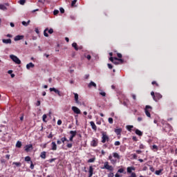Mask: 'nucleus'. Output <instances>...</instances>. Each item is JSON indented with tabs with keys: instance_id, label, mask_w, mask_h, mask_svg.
Masks as SVG:
<instances>
[{
	"instance_id": "8fccbe9b",
	"label": "nucleus",
	"mask_w": 177,
	"mask_h": 177,
	"mask_svg": "<svg viewBox=\"0 0 177 177\" xmlns=\"http://www.w3.org/2000/svg\"><path fill=\"white\" fill-rule=\"evenodd\" d=\"M156 175H160L161 174V170H158L156 171Z\"/></svg>"
},
{
	"instance_id": "f3484780",
	"label": "nucleus",
	"mask_w": 177,
	"mask_h": 177,
	"mask_svg": "<svg viewBox=\"0 0 177 177\" xmlns=\"http://www.w3.org/2000/svg\"><path fill=\"white\" fill-rule=\"evenodd\" d=\"M40 157L41 158H43L44 160H45L46 158V151L41 152Z\"/></svg>"
},
{
	"instance_id": "c03bdc74",
	"label": "nucleus",
	"mask_w": 177,
	"mask_h": 177,
	"mask_svg": "<svg viewBox=\"0 0 177 177\" xmlns=\"http://www.w3.org/2000/svg\"><path fill=\"white\" fill-rule=\"evenodd\" d=\"M53 14L55 15V16H56V15L59 14V10H55L54 12H53Z\"/></svg>"
},
{
	"instance_id": "49530a36",
	"label": "nucleus",
	"mask_w": 177,
	"mask_h": 177,
	"mask_svg": "<svg viewBox=\"0 0 177 177\" xmlns=\"http://www.w3.org/2000/svg\"><path fill=\"white\" fill-rule=\"evenodd\" d=\"M129 177H136V174L135 173H131V176Z\"/></svg>"
},
{
	"instance_id": "3c124183",
	"label": "nucleus",
	"mask_w": 177,
	"mask_h": 177,
	"mask_svg": "<svg viewBox=\"0 0 177 177\" xmlns=\"http://www.w3.org/2000/svg\"><path fill=\"white\" fill-rule=\"evenodd\" d=\"M24 120V114H22L21 117L20 118V121H23Z\"/></svg>"
},
{
	"instance_id": "f257e3e1",
	"label": "nucleus",
	"mask_w": 177,
	"mask_h": 177,
	"mask_svg": "<svg viewBox=\"0 0 177 177\" xmlns=\"http://www.w3.org/2000/svg\"><path fill=\"white\" fill-rule=\"evenodd\" d=\"M10 58L12 59V62H14L17 64H21V61L20 60V59H19V57H17V56L15 55H10Z\"/></svg>"
},
{
	"instance_id": "e2e57ef3",
	"label": "nucleus",
	"mask_w": 177,
	"mask_h": 177,
	"mask_svg": "<svg viewBox=\"0 0 177 177\" xmlns=\"http://www.w3.org/2000/svg\"><path fill=\"white\" fill-rule=\"evenodd\" d=\"M86 59H88V60H91V55H87Z\"/></svg>"
},
{
	"instance_id": "6ab92c4d",
	"label": "nucleus",
	"mask_w": 177,
	"mask_h": 177,
	"mask_svg": "<svg viewBox=\"0 0 177 177\" xmlns=\"http://www.w3.org/2000/svg\"><path fill=\"white\" fill-rule=\"evenodd\" d=\"M91 146L96 147V146H97V141H96V140H93L91 141Z\"/></svg>"
},
{
	"instance_id": "de8ad7c7",
	"label": "nucleus",
	"mask_w": 177,
	"mask_h": 177,
	"mask_svg": "<svg viewBox=\"0 0 177 177\" xmlns=\"http://www.w3.org/2000/svg\"><path fill=\"white\" fill-rule=\"evenodd\" d=\"M48 33L53 34V29L50 28V30H48Z\"/></svg>"
},
{
	"instance_id": "ddd939ff",
	"label": "nucleus",
	"mask_w": 177,
	"mask_h": 177,
	"mask_svg": "<svg viewBox=\"0 0 177 177\" xmlns=\"http://www.w3.org/2000/svg\"><path fill=\"white\" fill-rule=\"evenodd\" d=\"M90 124L91 126L92 129H93V131H96L97 129V127H96V124H95V122H90Z\"/></svg>"
},
{
	"instance_id": "dca6fc26",
	"label": "nucleus",
	"mask_w": 177,
	"mask_h": 177,
	"mask_svg": "<svg viewBox=\"0 0 177 177\" xmlns=\"http://www.w3.org/2000/svg\"><path fill=\"white\" fill-rule=\"evenodd\" d=\"M30 149H32V145H26L25 147V151H30Z\"/></svg>"
},
{
	"instance_id": "603ef678",
	"label": "nucleus",
	"mask_w": 177,
	"mask_h": 177,
	"mask_svg": "<svg viewBox=\"0 0 177 177\" xmlns=\"http://www.w3.org/2000/svg\"><path fill=\"white\" fill-rule=\"evenodd\" d=\"M57 125H62V120H59L57 121Z\"/></svg>"
},
{
	"instance_id": "a878e982",
	"label": "nucleus",
	"mask_w": 177,
	"mask_h": 177,
	"mask_svg": "<svg viewBox=\"0 0 177 177\" xmlns=\"http://www.w3.org/2000/svg\"><path fill=\"white\" fill-rule=\"evenodd\" d=\"M12 165H16V167H21V162H14L12 163Z\"/></svg>"
},
{
	"instance_id": "a18cd8bd",
	"label": "nucleus",
	"mask_w": 177,
	"mask_h": 177,
	"mask_svg": "<svg viewBox=\"0 0 177 177\" xmlns=\"http://www.w3.org/2000/svg\"><path fill=\"white\" fill-rule=\"evenodd\" d=\"M118 172H119L120 174H124V169H120Z\"/></svg>"
},
{
	"instance_id": "4c0bfd02",
	"label": "nucleus",
	"mask_w": 177,
	"mask_h": 177,
	"mask_svg": "<svg viewBox=\"0 0 177 177\" xmlns=\"http://www.w3.org/2000/svg\"><path fill=\"white\" fill-rule=\"evenodd\" d=\"M19 3L20 5H24L26 3V0H20Z\"/></svg>"
},
{
	"instance_id": "c756f323",
	"label": "nucleus",
	"mask_w": 177,
	"mask_h": 177,
	"mask_svg": "<svg viewBox=\"0 0 177 177\" xmlns=\"http://www.w3.org/2000/svg\"><path fill=\"white\" fill-rule=\"evenodd\" d=\"M61 142H62V143L64 145L65 142H68V140H67V138L66 137H64L61 139Z\"/></svg>"
},
{
	"instance_id": "f704fd0d",
	"label": "nucleus",
	"mask_w": 177,
	"mask_h": 177,
	"mask_svg": "<svg viewBox=\"0 0 177 177\" xmlns=\"http://www.w3.org/2000/svg\"><path fill=\"white\" fill-rule=\"evenodd\" d=\"M115 133H117V135H120V133H121V129H118L115 130Z\"/></svg>"
},
{
	"instance_id": "2eb2a0df",
	"label": "nucleus",
	"mask_w": 177,
	"mask_h": 177,
	"mask_svg": "<svg viewBox=\"0 0 177 177\" xmlns=\"http://www.w3.org/2000/svg\"><path fill=\"white\" fill-rule=\"evenodd\" d=\"M2 42L3 44H12V39H3Z\"/></svg>"
},
{
	"instance_id": "4d7b16f0",
	"label": "nucleus",
	"mask_w": 177,
	"mask_h": 177,
	"mask_svg": "<svg viewBox=\"0 0 177 177\" xmlns=\"http://www.w3.org/2000/svg\"><path fill=\"white\" fill-rule=\"evenodd\" d=\"M35 31L37 34H39V30H38V28H35Z\"/></svg>"
},
{
	"instance_id": "ea45409f",
	"label": "nucleus",
	"mask_w": 177,
	"mask_h": 177,
	"mask_svg": "<svg viewBox=\"0 0 177 177\" xmlns=\"http://www.w3.org/2000/svg\"><path fill=\"white\" fill-rule=\"evenodd\" d=\"M108 121H109V124H113V118H109L108 119Z\"/></svg>"
},
{
	"instance_id": "9b49d317",
	"label": "nucleus",
	"mask_w": 177,
	"mask_h": 177,
	"mask_svg": "<svg viewBox=\"0 0 177 177\" xmlns=\"http://www.w3.org/2000/svg\"><path fill=\"white\" fill-rule=\"evenodd\" d=\"M23 38H24V35H17L15 38H14V41H20L21 39H23Z\"/></svg>"
},
{
	"instance_id": "bb28decb",
	"label": "nucleus",
	"mask_w": 177,
	"mask_h": 177,
	"mask_svg": "<svg viewBox=\"0 0 177 177\" xmlns=\"http://www.w3.org/2000/svg\"><path fill=\"white\" fill-rule=\"evenodd\" d=\"M113 157L115 158H118V159H120V155H118V153H113Z\"/></svg>"
},
{
	"instance_id": "c85d7f7f",
	"label": "nucleus",
	"mask_w": 177,
	"mask_h": 177,
	"mask_svg": "<svg viewBox=\"0 0 177 177\" xmlns=\"http://www.w3.org/2000/svg\"><path fill=\"white\" fill-rule=\"evenodd\" d=\"M46 118H48V116L46 115V114L43 115L42 120L44 122H46Z\"/></svg>"
},
{
	"instance_id": "338daca9",
	"label": "nucleus",
	"mask_w": 177,
	"mask_h": 177,
	"mask_svg": "<svg viewBox=\"0 0 177 177\" xmlns=\"http://www.w3.org/2000/svg\"><path fill=\"white\" fill-rule=\"evenodd\" d=\"M8 73L9 74H12V73H13V71L10 70V71H8Z\"/></svg>"
},
{
	"instance_id": "5701e85b",
	"label": "nucleus",
	"mask_w": 177,
	"mask_h": 177,
	"mask_svg": "<svg viewBox=\"0 0 177 177\" xmlns=\"http://www.w3.org/2000/svg\"><path fill=\"white\" fill-rule=\"evenodd\" d=\"M0 9H1V10H6V9H8V8H6V6H5V5L0 4Z\"/></svg>"
},
{
	"instance_id": "09e8293b",
	"label": "nucleus",
	"mask_w": 177,
	"mask_h": 177,
	"mask_svg": "<svg viewBox=\"0 0 177 177\" xmlns=\"http://www.w3.org/2000/svg\"><path fill=\"white\" fill-rule=\"evenodd\" d=\"M30 169H34V164H32V162H30Z\"/></svg>"
},
{
	"instance_id": "423d86ee",
	"label": "nucleus",
	"mask_w": 177,
	"mask_h": 177,
	"mask_svg": "<svg viewBox=\"0 0 177 177\" xmlns=\"http://www.w3.org/2000/svg\"><path fill=\"white\" fill-rule=\"evenodd\" d=\"M70 133H71V137L69 138V140L71 142H73V139H74V138L75 137V135H77V131H71Z\"/></svg>"
},
{
	"instance_id": "1a4fd4ad",
	"label": "nucleus",
	"mask_w": 177,
	"mask_h": 177,
	"mask_svg": "<svg viewBox=\"0 0 177 177\" xmlns=\"http://www.w3.org/2000/svg\"><path fill=\"white\" fill-rule=\"evenodd\" d=\"M35 67V65L32 64V62H30L28 64H26V68L27 70H30V68H34Z\"/></svg>"
},
{
	"instance_id": "aec40b11",
	"label": "nucleus",
	"mask_w": 177,
	"mask_h": 177,
	"mask_svg": "<svg viewBox=\"0 0 177 177\" xmlns=\"http://www.w3.org/2000/svg\"><path fill=\"white\" fill-rule=\"evenodd\" d=\"M136 135H138L139 136H142L143 135V133H142V131H140L139 129L136 130Z\"/></svg>"
},
{
	"instance_id": "680f3d73",
	"label": "nucleus",
	"mask_w": 177,
	"mask_h": 177,
	"mask_svg": "<svg viewBox=\"0 0 177 177\" xmlns=\"http://www.w3.org/2000/svg\"><path fill=\"white\" fill-rule=\"evenodd\" d=\"M10 26L11 27H15V24H13V22H11V23L10 24Z\"/></svg>"
},
{
	"instance_id": "cd10ccee",
	"label": "nucleus",
	"mask_w": 177,
	"mask_h": 177,
	"mask_svg": "<svg viewBox=\"0 0 177 177\" xmlns=\"http://www.w3.org/2000/svg\"><path fill=\"white\" fill-rule=\"evenodd\" d=\"M152 150H153V151H157V150H158V147H157V145H153Z\"/></svg>"
},
{
	"instance_id": "393cba45",
	"label": "nucleus",
	"mask_w": 177,
	"mask_h": 177,
	"mask_svg": "<svg viewBox=\"0 0 177 177\" xmlns=\"http://www.w3.org/2000/svg\"><path fill=\"white\" fill-rule=\"evenodd\" d=\"M72 46L75 49V50H78V46L77 45V43L72 44Z\"/></svg>"
},
{
	"instance_id": "6e6d98bb",
	"label": "nucleus",
	"mask_w": 177,
	"mask_h": 177,
	"mask_svg": "<svg viewBox=\"0 0 177 177\" xmlns=\"http://www.w3.org/2000/svg\"><path fill=\"white\" fill-rule=\"evenodd\" d=\"M36 106H41V101H37Z\"/></svg>"
},
{
	"instance_id": "a19ab883",
	"label": "nucleus",
	"mask_w": 177,
	"mask_h": 177,
	"mask_svg": "<svg viewBox=\"0 0 177 177\" xmlns=\"http://www.w3.org/2000/svg\"><path fill=\"white\" fill-rule=\"evenodd\" d=\"M120 145H121V142H120V141L115 142V146H120Z\"/></svg>"
},
{
	"instance_id": "79ce46f5",
	"label": "nucleus",
	"mask_w": 177,
	"mask_h": 177,
	"mask_svg": "<svg viewBox=\"0 0 177 177\" xmlns=\"http://www.w3.org/2000/svg\"><path fill=\"white\" fill-rule=\"evenodd\" d=\"M95 162V158H91L88 160V162Z\"/></svg>"
},
{
	"instance_id": "7ed1b4c3",
	"label": "nucleus",
	"mask_w": 177,
	"mask_h": 177,
	"mask_svg": "<svg viewBox=\"0 0 177 177\" xmlns=\"http://www.w3.org/2000/svg\"><path fill=\"white\" fill-rule=\"evenodd\" d=\"M109 60H111L112 62V63H113L114 64H120V63L118 62H123L124 60H122V59H118L117 57L113 58V57H111L109 58ZM118 61V62H116Z\"/></svg>"
},
{
	"instance_id": "72a5a7b5",
	"label": "nucleus",
	"mask_w": 177,
	"mask_h": 177,
	"mask_svg": "<svg viewBox=\"0 0 177 177\" xmlns=\"http://www.w3.org/2000/svg\"><path fill=\"white\" fill-rule=\"evenodd\" d=\"M132 128H133V126H132V125H127V129L128 131H131V129H132Z\"/></svg>"
},
{
	"instance_id": "a211bd4d",
	"label": "nucleus",
	"mask_w": 177,
	"mask_h": 177,
	"mask_svg": "<svg viewBox=\"0 0 177 177\" xmlns=\"http://www.w3.org/2000/svg\"><path fill=\"white\" fill-rule=\"evenodd\" d=\"M88 88H92V86H94V88H96V83L93 82H91L88 85Z\"/></svg>"
},
{
	"instance_id": "58836bf2",
	"label": "nucleus",
	"mask_w": 177,
	"mask_h": 177,
	"mask_svg": "<svg viewBox=\"0 0 177 177\" xmlns=\"http://www.w3.org/2000/svg\"><path fill=\"white\" fill-rule=\"evenodd\" d=\"M66 146H67V147H68V149H71V147H73V144H71V143H68Z\"/></svg>"
},
{
	"instance_id": "9d476101",
	"label": "nucleus",
	"mask_w": 177,
	"mask_h": 177,
	"mask_svg": "<svg viewBox=\"0 0 177 177\" xmlns=\"http://www.w3.org/2000/svg\"><path fill=\"white\" fill-rule=\"evenodd\" d=\"M51 150H53L55 151V150H57V145H56V142H53L51 143Z\"/></svg>"
},
{
	"instance_id": "2f4dec72",
	"label": "nucleus",
	"mask_w": 177,
	"mask_h": 177,
	"mask_svg": "<svg viewBox=\"0 0 177 177\" xmlns=\"http://www.w3.org/2000/svg\"><path fill=\"white\" fill-rule=\"evenodd\" d=\"M151 96H153V99L155 102H157V98H156V95H154L153 91H151Z\"/></svg>"
},
{
	"instance_id": "5fc2aeb1",
	"label": "nucleus",
	"mask_w": 177,
	"mask_h": 177,
	"mask_svg": "<svg viewBox=\"0 0 177 177\" xmlns=\"http://www.w3.org/2000/svg\"><path fill=\"white\" fill-rule=\"evenodd\" d=\"M108 67H109V68L111 69V68H113V65L108 64Z\"/></svg>"
},
{
	"instance_id": "0e129e2a",
	"label": "nucleus",
	"mask_w": 177,
	"mask_h": 177,
	"mask_svg": "<svg viewBox=\"0 0 177 177\" xmlns=\"http://www.w3.org/2000/svg\"><path fill=\"white\" fill-rule=\"evenodd\" d=\"M114 176V174L113 173L109 174V177H113Z\"/></svg>"
},
{
	"instance_id": "69168bd1",
	"label": "nucleus",
	"mask_w": 177,
	"mask_h": 177,
	"mask_svg": "<svg viewBox=\"0 0 177 177\" xmlns=\"http://www.w3.org/2000/svg\"><path fill=\"white\" fill-rule=\"evenodd\" d=\"M142 118H138V121L139 122H140V121H142Z\"/></svg>"
},
{
	"instance_id": "f8f14e48",
	"label": "nucleus",
	"mask_w": 177,
	"mask_h": 177,
	"mask_svg": "<svg viewBox=\"0 0 177 177\" xmlns=\"http://www.w3.org/2000/svg\"><path fill=\"white\" fill-rule=\"evenodd\" d=\"M89 176L88 177H92V176L93 175V167L92 166L89 167Z\"/></svg>"
},
{
	"instance_id": "6e6552de",
	"label": "nucleus",
	"mask_w": 177,
	"mask_h": 177,
	"mask_svg": "<svg viewBox=\"0 0 177 177\" xmlns=\"http://www.w3.org/2000/svg\"><path fill=\"white\" fill-rule=\"evenodd\" d=\"M106 140H109V136L106 135L104 133H102V143H106Z\"/></svg>"
},
{
	"instance_id": "bf43d9fd",
	"label": "nucleus",
	"mask_w": 177,
	"mask_h": 177,
	"mask_svg": "<svg viewBox=\"0 0 177 177\" xmlns=\"http://www.w3.org/2000/svg\"><path fill=\"white\" fill-rule=\"evenodd\" d=\"M48 138L49 139H50V138H53V135H52V133H50V134L48 135Z\"/></svg>"
},
{
	"instance_id": "37998d69",
	"label": "nucleus",
	"mask_w": 177,
	"mask_h": 177,
	"mask_svg": "<svg viewBox=\"0 0 177 177\" xmlns=\"http://www.w3.org/2000/svg\"><path fill=\"white\" fill-rule=\"evenodd\" d=\"M75 3H77V0H73L72 1L71 6H74V5H75Z\"/></svg>"
},
{
	"instance_id": "473e14b6",
	"label": "nucleus",
	"mask_w": 177,
	"mask_h": 177,
	"mask_svg": "<svg viewBox=\"0 0 177 177\" xmlns=\"http://www.w3.org/2000/svg\"><path fill=\"white\" fill-rule=\"evenodd\" d=\"M46 31H48V28H46L44 31V37H49V35H48V33L46 32Z\"/></svg>"
},
{
	"instance_id": "4be33fe9",
	"label": "nucleus",
	"mask_w": 177,
	"mask_h": 177,
	"mask_svg": "<svg viewBox=\"0 0 177 177\" xmlns=\"http://www.w3.org/2000/svg\"><path fill=\"white\" fill-rule=\"evenodd\" d=\"M30 20H28L27 22H26L25 21H22V24H23V26H24L25 27H27V26H28V24H30Z\"/></svg>"
},
{
	"instance_id": "052dcab7",
	"label": "nucleus",
	"mask_w": 177,
	"mask_h": 177,
	"mask_svg": "<svg viewBox=\"0 0 177 177\" xmlns=\"http://www.w3.org/2000/svg\"><path fill=\"white\" fill-rule=\"evenodd\" d=\"M111 162L112 164H115V160L114 159H111Z\"/></svg>"
},
{
	"instance_id": "864d4df0",
	"label": "nucleus",
	"mask_w": 177,
	"mask_h": 177,
	"mask_svg": "<svg viewBox=\"0 0 177 177\" xmlns=\"http://www.w3.org/2000/svg\"><path fill=\"white\" fill-rule=\"evenodd\" d=\"M59 10H60L61 13H64V8H61L59 9Z\"/></svg>"
},
{
	"instance_id": "20e7f679",
	"label": "nucleus",
	"mask_w": 177,
	"mask_h": 177,
	"mask_svg": "<svg viewBox=\"0 0 177 177\" xmlns=\"http://www.w3.org/2000/svg\"><path fill=\"white\" fill-rule=\"evenodd\" d=\"M150 110H151V106H150L149 105H147L145 106V114L147 115V117H149L150 118V117H151V115L150 114Z\"/></svg>"
},
{
	"instance_id": "e433bc0d",
	"label": "nucleus",
	"mask_w": 177,
	"mask_h": 177,
	"mask_svg": "<svg viewBox=\"0 0 177 177\" xmlns=\"http://www.w3.org/2000/svg\"><path fill=\"white\" fill-rule=\"evenodd\" d=\"M25 161H27V162L31 161V158H30V156H26L25 158Z\"/></svg>"
},
{
	"instance_id": "0eeeda50",
	"label": "nucleus",
	"mask_w": 177,
	"mask_h": 177,
	"mask_svg": "<svg viewBox=\"0 0 177 177\" xmlns=\"http://www.w3.org/2000/svg\"><path fill=\"white\" fill-rule=\"evenodd\" d=\"M72 110L75 114H81V110L77 106H72Z\"/></svg>"
},
{
	"instance_id": "774afa93",
	"label": "nucleus",
	"mask_w": 177,
	"mask_h": 177,
	"mask_svg": "<svg viewBox=\"0 0 177 177\" xmlns=\"http://www.w3.org/2000/svg\"><path fill=\"white\" fill-rule=\"evenodd\" d=\"M115 177H121V176H120V174H116L115 175Z\"/></svg>"
},
{
	"instance_id": "412c9836",
	"label": "nucleus",
	"mask_w": 177,
	"mask_h": 177,
	"mask_svg": "<svg viewBox=\"0 0 177 177\" xmlns=\"http://www.w3.org/2000/svg\"><path fill=\"white\" fill-rule=\"evenodd\" d=\"M100 95H101V96H103V97H105L106 96V93L104 91H103V90L100 89Z\"/></svg>"
},
{
	"instance_id": "7c9ffc66",
	"label": "nucleus",
	"mask_w": 177,
	"mask_h": 177,
	"mask_svg": "<svg viewBox=\"0 0 177 177\" xmlns=\"http://www.w3.org/2000/svg\"><path fill=\"white\" fill-rule=\"evenodd\" d=\"M16 147H18V148L21 147V142L17 141V142L16 144Z\"/></svg>"
},
{
	"instance_id": "39448f33",
	"label": "nucleus",
	"mask_w": 177,
	"mask_h": 177,
	"mask_svg": "<svg viewBox=\"0 0 177 177\" xmlns=\"http://www.w3.org/2000/svg\"><path fill=\"white\" fill-rule=\"evenodd\" d=\"M50 92H55V93H57L58 96H62V93L56 88H50Z\"/></svg>"
},
{
	"instance_id": "b1692460",
	"label": "nucleus",
	"mask_w": 177,
	"mask_h": 177,
	"mask_svg": "<svg viewBox=\"0 0 177 177\" xmlns=\"http://www.w3.org/2000/svg\"><path fill=\"white\" fill-rule=\"evenodd\" d=\"M73 95H75V100L76 103H78L79 102V101H78V94L74 93Z\"/></svg>"
},
{
	"instance_id": "c9c22d12",
	"label": "nucleus",
	"mask_w": 177,
	"mask_h": 177,
	"mask_svg": "<svg viewBox=\"0 0 177 177\" xmlns=\"http://www.w3.org/2000/svg\"><path fill=\"white\" fill-rule=\"evenodd\" d=\"M132 170H133V167H128L127 168V172H129V174H131V172H132Z\"/></svg>"
},
{
	"instance_id": "13d9d810",
	"label": "nucleus",
	"mask_w": 177,
	"mask_h": 177,
	"mask_svg": "<svg viewBox=\"0 0 177 177\" xmlns=\"http://www.w3.org/2000/svg\"><path fill=\"white\" fill-rule=\"evenodd\" d=\"M118 57L121 59V57H122V55H121V53H118Z\"/></svg>"
},
{
	"instance_id": "f03ea898",
	"label": "nucleus",
	"mask_w": 177,
	"mask_h": 177,
	"mask_svg": "<svg viewBox=\"0 0 177 177\" xmlns=\"http://www.w3.org/2000/svg\"><path fill=\"white\" fill-rule=\"evenodd\" d=\"M102 169H108V171H114V168L113 167V166H110L109 165V162H105L104 163V167L102 168Z\"/></svg>"
},
{
	"instance_id": "4468645a",
	"label": "nucleus",
	"mask_w": 177,
	"mask_h": 177,
	"mask_svg": "<svg viewBox=\"0 0 177 177\" xmlns=\"http://www.w3.org/2000/svg\"><path fill=\"white\" fill-rule=\"evenodd\" d=\"M155 97H156V99H157V102H158V100H160V99L162 98V95L158 93H156Z\"/></svg>"
}]
</instances>
